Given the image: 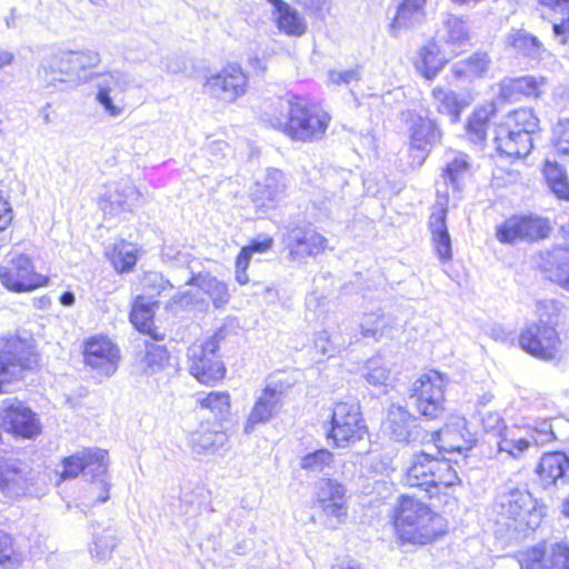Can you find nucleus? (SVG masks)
<instances>
[{
  "instance_id": "nucleus-1",
  "label": "nucleus",
  "mask_w": 569,
  "mask_h": 569,
  "mask_svg": "<svg viewBox=\"0 0 569 569\" xmlns=\"http://www.w3.org/2000/svg\"><path fill=\"white\" fill-rule=\"evenodd\" d=\"M393 528L402 543L428 545L447 531L443 518L427 503L401 495L392 511Z\"/></svg>"
},
{
  "instance_id": "nucleus-2",
  "label": "nucleus",
  "mask_w": 569,
  "mask_h": 569,
  "mask_svg": "<svg viewBox=\"0 0 569 569\" xmlns=\"http://www.w3.org/2000/svg\"><path fill=\"white\" fill-rule=\"evenodd\" d=\"M270 124L292 140L312 142L323 137L330 117L303 104L299 99L279 98L268 114Z\"/></svg>"
},
{
  "instance_id": "nucleus-3",
  "label": "nucleus",
  "mask_w": 569,
  "mask_h": 569,
  "mask_svg": "<svg viewBox=\"0 0 569 569\" xmlns=\"http://www.w3.org/2000/svg\"><path fill=\"white\" fill-rule=\"evenodd\" d=\"M401 482L432 498L459 485L460 478L449 460L420 450L411 456Z\"/></svg>"
},
{
  "instance_id": "nucleus-4",
  "label": "nucleus",
  "mask_w": 569,
  "mask_h": 569,
  "mask_svg": "<svg viewBox=\"0 0 569 569\" xmlns=\"http://www.w3.org/2000/svg\"><path fill=\"white\" fill-rule=\"evenodd\" d=\"M561 307V303L556 300L537 302L538 322L527 325L519 336V346L522 350L543 360L556 357L560 343L556 326L558 325Z\"/></svg>"
},
{
  "instance_id": "nucleus-5",
  "label": "nucleus",
  "mask_w": 569,
  "mask_h": 569,
  "mask_svg": "<svg viewBox=\"0 0 569 569\" xmlns=\"http://www.w3.org/2000/svg\"><path fill=\"white\" fill-rule=\"evenodd\" d=\"M539 119L532 109L522 108L508 116L506 124L496 130L493 139L496 150L508 158L527 157L533 148L532 136L538 131Z\"/></svg>"
},
{
  "instance_id": "nucleus-6",
  "label": "nucleus",
  "mask_w": 569,
  "mask_h": 569,
  "mask_svg": "<svg viewBox=\"0 0 569 569\" xmlns=\"http://www.w3.org/2000/svg\"><path fill=\"white\" fill-rule=\"evenodd\" d=\"M495 510L517 531L535 530L542 518L541 507L525 488L506 486L496 497Z\"/></svg>"
},
{
  "instance_id": "nucleus-7",
  "label": "nucleus",
  "mask_w": 569,
  "mask_h": 569,
  "mask_svg": "<svg viewBox=\"0 0 569 569\" xmlns=\"http://www.w3.org/2000/svg\"><path fill=\"white\" fill-rule=\"evenodd\" d=\"M81 472L91 475L89 493L93 503L109 500L110 482L108 480V451L89 448L64 458L62 478H76Z\"/></svg>"
},
{
  "instance_id": "nucleus-8",
  "label": "nucleus",
  "mask_w": 569,
  "mask_h": 569,
  "mask_svg": "<svg viewBox=\"0 0 569 569\" xmlns=\"http://www.w3.org/2000/svg\"><path fill=\"white\" fill-rule=\"evenodd\" d=\"M222 339L220 330L203 342L192 343L187 350L189 372L203 385L214 383L226 375V367L217 353Z\"/></svg>"
},
{
  "instance_id": "nucleus-9",
  "label": "nucleus",
  "mask_w": 569,
  "mask_h": 569,
  "mask_svg": "<svg viewBox=\"0 0 569 569\" xmlns=\"http://www.w3.org/2000/svg\"><path fill=\"white\" fill-rule=\"evenodd\" d=\"M445 379L435 370L421 375L410 390V399L418 412L428 418L436 419L445 411Z\"/></svg>"
},
{
  "instance_id": "nucleus-10",
  "label": "nucleus",
  "mask_w": 569,
  "mask_h": 569,
  "mask_svg": "<svg viewBox=\"0 0 569 569\" xmlns=\"http://www.w3.org/2000/svg\"><path fill=\"white\" fill-rule=\"evenodd\" d=\"M551 231L547 218L537 214L512 216L497 227L496 238L505 244L536 242L548 238Z\"/></svg>"
},
{
  "instance_id": "nucleus-11",
  "label": "nucleus",
  "mask_w": 569,
  "mask_h": 569,
  "mask_svg": "<svg viewBox=\"0 0 569 569\" xmlns=\"http://www.w3.org/2000/svg\"><path fill=\"white\" fill-rule=\"evenodd\" d=\"M367 435L360 407L356 401L338 402L331 416V429L328 435L337 447H349Z\"/></svg>"
},
{
  "instance_id": "nucleus-12",
  "label": "nucleus",
  "mask_w": 569,
  "mask_h": 569,
  "mask_svg": "<svg viewBox=\"0 0 569 569\" xmlns=\"http://www.w3.org/2000/svg\"><path fill=\"white\" fill-rule=\"evenodd\" d=\"M284 246L289 260L303 262L309 257L323 253L329 248V240L310 227L289 223L284 233Z\"/></svg>"
},
{
  "instance_id": "nucleus-13",
  "label": "nucleus",
  "mask_w": 569,
  "mask_h": 569,
  "mask_svg": "<svg viewBox=\"0 0 569 569\" xmlns=\"http://www.w3.org/2000/svg\"><path fill=\"white\" fill-rule=\"evenodd\" d=\"M37 473L20 459L0 455V492L11 499L32 493Z\"/></svg>"
},
{
  "instance_id": "nucleus-14",
  "label": "nucleus",
  "mask_w": 569,
  "mask_h": 569,
  "mask_svg": "<svg viewBox=\"0 0 569 569\" xmlns=\"http://www.w3.org/2000/svg\"><path fill=\"white\" fill-rule=\"evenodd\" d=\"M249 79L243 69L236 63H230L207 77L204 88L213 98L233 103L246 94Z\"/></svg>"
},
{
  "instance_id": "nucleus-15",
  "label": "nucleus",
  "mask_w": 569,
  "mask_h": 569,
  "mask_svg": "<svg viewBox=\"0 0 569 569\" xmlns=\"http://www.w3.org/2000/svg\"><path fill=\"white\" fill-rule=\"evenodd\" d=\"M0 281L10 291L28 292L46 286L49 279L34 271L28 256L18 254L0 266Z\"/></svg>"
},
{
  "instance_id": "nucleus-16",
  "label": "nucleus",
  "mask_w": 569,
  "mask_h": 569,
  "mask_svg": "<svg viewBox=\"0 0 569 569\" xmlns=\"http://www.w3.org/2000/svg\"><path fill=\"white\" fill-rule=\"evenodd\" d=\"M97 94L96 100L103 108L104 112L117 118L124 112V103L117 97L123 93L132 83L129 73L121 70H113L104 73L94 74Z\"/></svg>"
},
{
  "instance_id": "nucleus-17",
  "label": "nucleus",
  "mask_w": 569,
  "mask_h": 569,
  "mask_svg": "<svg viewBox=\"0 0 569 569\" xmlns=\"http://www.w3.org/2000/svg\"><path fill=\"white\" fill-rule=\"evenodd\" d=\"M287 179L282 171L268 168L250 190V199L257 210L266 212L277 207L284 198Z\"/></svg>"
},
{
  "instance_id": "nucleus-18",
  "label": "nucleus",
  "mask_w": 569,
  "mask_h": 569,
  "mask_svg": "<svg viewBox=\"0 0 569 569\" xmlns=\"http://www.w3.org/2000/svg\"><path fill=\"white\" fill-rule=\"evenodd\" d=\"M432 440L439 451L462 455L469 451L477 441L476 436L468 429L467 420L463 417H452L443 428L432 435Z\"/></svg>"
},
{
  "instance_id": "nucleus-19",
  "label": "nucleus",
  "mask_w": 569,
  "mask_h": 569,
  "mask_svg": "<svg viewBox=\"0 0 569 569\" xmlns=\"http://www.w3.org/2000/svg\"><path fill=\"white\" fill-rule=\"evenodd\" d=\"M448 193L437 191V200L429 218L431 241L438 258L447 262L452 258L451 238L447 227Z\"/></svg>"
},
{
  "instance_id": "nucleus-20",
  "label": "nucleus",
  "mask_w": 569,
  "mask_h": 569,
  "mask_svg": "<svg viewBox=\"0 0 569 569\" xmlns=\"http://www.w3.org/2000/svg\"><path fill=\"white\" fill-rule=\"evenodd\" d=\"M120 350L108 338L94 337L87 341L84 361L104 377H111L118 370Z\"/></svg>"
},
{
  "instance_id": "nucleus-21",
  "label": "nucleus",
  "mask_w": 569,
  "mask_h": 569,
  "mask_svg": "<svg viewBox=\"0 0 569 569\" xmlns=\"http://www.w3.org/2000/svg\"><path fill=\"white\" fill-rule=\"evenodd\" d=\"M3 423L8 431L22 438H33L40 433L36 415L18 399L3 401Z\"/></svg>"
},
{
  "instance_id": "nucleus-22",
  "label": "nucleus",
  "mask_w": 569,
  "mask_h": 569,
  "mask_svg": "<svg viewBox=\"0 0 569 569\" xmlns=\"http://www.w3.org/2000/svg\"><path fill=\"white\" fill-rule=\"evenodd\" d=\"M521 569H569V546L556 542L533 547L521 562Z\"/></svg>"
},
{
  "instance_id": "nucleus-23",
  "label": "nucleus",
  "mask_w": 569,
  "mask_h": 569,
  "mask_svg": "<svg viewBox=\"0 0 569 569\" xmlns=\"http://www.w3.org/2000/svg\"><path fill=\"white\" fill-rule=\"evenodd\" d=\"M38 73L46 88L63 89L74 87L67 50H59L44 57Z\"/></svg>"
},
{
  "instance_id": "nucleus-24",
  "label": "nucleus",
  "mask_w": 569,
  "mask_h": 569,
  "mask_svg": "<svg viewBox=\"0 0 569 569\" xmlns=\"http://www.w3.org/2000/svg\"><path fill=\"white\" fill-rule=\"evenodd\" d=\"M386 430L397 442L410 443L418 441L422 435L417 418L405 407L392 405L388 410Z\"/></svg>"
},
{
  "instance_id": "nucleus-25",
  "label": "nucleus",
  "mask_w": 569,
  "mask_h": 569,
  "mask_svg": "<svg viewBox=\"0 0 569 569\" xmlns=\"http://www.w3.org/2000/svg\"><path fill=\"white\" fill-rule=\"evenodd\" d=\"M540 259V269L545 277L569 292V247H553L541 252Z\"/></svg>"
},
{
  "instance_id": "nucleus-26",
  "label": "nucleus",
  "mask_w": 569,
  "mask_h": 569,
  "mask_svg": "<svg viewBox=\"0 0 569 569\" xmlns=\"http://www.w3.org/2000/svg\"><path fill=\"white\" fill-rule=\"evenodd\" d=\"M539 480L545 489L569 483V457L560 451L545 453L537 467Z\"/></svg>"
},
{
  "instance_id": "nucleus-27",
  "label": "nucleus",
  "mask_w": 569,
  "mask_h": 569,
  "mask_svg": "<svg viewBox=\"0 0 569 569\" xmlns=\"http://www.w3.org/2000/svg\"><path fill=\"white\" fill-rule=\"evenodd\" d=\"M281 395V391L270 385L261 391L248 416L244 433H252L257 425L266 423L273 417L280 406Z\"/></svg>"
},
{
  "instance_id": "nucleus-28",
  "label": "nucleus",
  "mask_w": 569,
  "mask_h": 569,
  "mask_svg": "<svg viewBox=\"0 0 569 569\" xmlns=\"http://www.w3.org/2000/svg\"><path fill=\"white\" fill-rule=\"evenodd\" d=\"M272 4V19L280 32L289 37H301L307 32V22L297 9L283 0H267Z\"/></svg>"
},
{
  "instance_id": "nucleus-29",
  "label": "nucleus",
  "mask_w": 569,
  "mask_h": 569,
  "mask_svg": "<svg viewBox=\"0 0 569 569\" xmlns=\"http://www.w3.org/2000/svg\"><path fill=\"white\" fill-rule=\"evenodd\" d=\"M546 83L543 77L525 76L506 78L499 83V97L505 101H518L521 97H539Z\"/></svg>"
},
{
  "instance_id": "nucleus-30",
  "label": "nucleus",
  "mask_w": 569,
  "mask_h": 569,
  "mask_svg": "<svg viewBox=\"0 0 569 569\" xmlns=\"http://www.w3.org/2000/svg\"><path fill=\"white\" fill-rule=\"evenodd\" d=\"M70 62L73 86H80L94 80L96 72L92 71L101 62L100 53L97 50H67Z\"/></svg>"
},
{
  "instance_id": "nucleus-31",
  "label": "nucleus",
  "mask_w": 569,
  "mask_h": 569,
  "mask_svg": "<svg viewBox=\"0 0 569 569\" xmlns=\"http://www.w3.org/2000/svg\"><path fill=\"white\" fill-rule=\"evenodd\" d=\"M361 335L367 338L379 340L383 336H392V332L402 328L399 319L392 313L381 310L363 315L361 322Z\"/></svg>"
},
{
  "instance_id": "nucleus-32",
  "label": "nucleus",
  "mask_w": 569,
  "mask_h": 569,
  "mask_svg": "<svg viewBox=\"0 0 569 569\" xmlns=\"http://www.w3.org/2000/svg\"><path fill=\"white\" fill-rule=\"evenodd\" d=\"M506 44L531 60H541L547 52L543 43L523 28H511L506 36Z\"/></svg>"
},
{
  "instance_id": "nucleus-33",
  "label": "nucleus",
  "mask_w": 569,
  "mask_h": 569,
  "mask_svg": "<svg viewBox=\"0 0 569 569\" xmlns=\"http://www.w3.org/2000/svg\"><path fill=\"white\" fill-rule=\"evenodd\" d=\"M441 137L442 133L433 120L420 116L412 119L410 127V147L412 149L426 152L428 148L439 143Z\"/></svg>"
},
{
  "instance_id": "nucleus-34",
  "label": "nucleus",
  "mask_w": 569,
  "mask_h": 569,
  "mask_svg": "<svg viewBox=\"0 0 569 569\" xmlns=\"http://www.w3.org/2000/svg\"><path fill=\"white\" fill-rule=\"evenodd\" d=\"M447 62L448 59L442 54L439 44L435 40H431L418 51L415 67L419 74L427 80H432Z\"/></svg>"
},
{
  "instance_id": "nucleus-35",
  "label": "nucleus",
  "mask_w": 569,
  "mask_h": 569,
  "mask_svg": "<svg viewBox=\"0 0 569 569\" xmlns=\"http://www.w3.org/2000/svg\"><path fill=\"white\" fill-rule=\"evenodd\" d=\"M318 501L322 510L329 516L340 518L347 513L343 487L336 481L328 479L320 482Z\"/></svg>"
},
{
  "instance_id": "nucleus-36",
  "label": "nucleus",
  "mask_w": 569,
  "mask_h": 569,
  "mask_svg": "<svg viewBox=\"0 0 569 569\" xmlns=\"http://www.w3.org/2000/svg\"><path fill=\"white\" fill-rule=\"evenodd\" d=\"M187 283L199 288L206 293L214 308H221L230 300L228 284L210 273L193 274Z\"/></svg>"
},
{
  "instance_id": "nucleus-37",
  "label": "nucleus",
  "mask_w": 569,
  "mask_h": 569,
  "mask_svg": "<svg viewBox=\"0 0 569 569\" xmlns=\"http://www.w3.org/2000/svg\"><path fill=\"white\" fill-rule=\"evenodd\" d=\"M425 4L426 0H399L391 29H408L421 23L426 17Z\"/></svg>"
},
{
  "instance_id": "nucleus-38",
  "label": "nucleus",
  "mask_w": 569,
  "mask_h": 569,
  "mask_svg": "<svg viewBox=\"0 0 569 569\" xmlns=\"http://www.w3.org/2000/svg\"><path fill=\"white\" fill-rule=\"evenodd\" d=\"M228 441L224 431L214 428L201 427L191 436L192 450L198 455H212Z\"/></svg>"
},
{
  "instance_id": "nucleus-39",
  "label": "nucleus",
  "mask_w": 569,
  "mask_h": 569,
  "mask_svg": "<svg viewBox=\"0 0 569 569\" xmlns=\"http://www.w3.org/2000/svg\"><path fill=\"white\" fill-rule=\"evenodd\" d=\"M470 171V162L468 156L462 152L453 154L452 159L447 162L442 179L447 187H451L453 192H461L462 183Z\"/></svg>"
},
{
  "instance_id": "nucleus-40",
  "label": "nucleus",
  "mask_w": 569,
  "mask_h": 569,
  "mask_svg": "<svg viewBox=\"0 0 569 569\" xmlns=\"http://www.w3.org/2000/svg\"><path fill=\"white\" fill-rule=\"evenodd\" d=\"M542 172L551 192L558 199L569 201V179L566 169L556 161L546 160Z\"/></svg>"
},
{
  "instance_id": "nucleus-41",
  "label": "nucleus",
  "mask_w": 569,
  "mask_h": 569,
  "mask_svg": "<svg viewBox=\"0 0 569 569\" xmlns=\"http://www.w3.org/2000/svg\"><path fill=\"white\" fill-rule=\"evenodd\" d=\"M490 58L486 52L478 51L460 60L452 66V73L455 78H480L489 69Z\"/></svg>"
},
{
  "instance_id": "nucleus-42",
  "label": "nucleus",
  "mask_w": 569,
  "mask_h": 569,
  "mask_svg": "<svg viewBox=\"0 0 569 569\" xmlns=\"http://www.w3.org/2000/svg\"><path fill=\"white\" fill-rule=\"evenodd\" d=\"M116 530L111 527L93 531L92 542L89 546L90 555L97 561H107L118 546Z\"/></svg>"
},
{
  "instance_id": "nucleus-43",
  "label": "nucleus",
  "mask_w": 569,
  "mask_h": 569,
  "mask_svg": "<svg viewBox=\"0 0 569 569\" xmlns=\"http://www.w3.org/2000/svg\"><path fill=\"white\" fill-rule=\"evenodd\" d=\"M432 103L437 111L441 114L448 116L451 122L459 121L460 113L465 107L463 102L459 100L455 91L445 90L438 87L432 90Z\"/></svg>"
},
{
  "instance_id": "nucleus-44",
  "label": "nucleus",
  "mask_w": 569,
  "mask_h": 569,
  "mask_svg": "<svg viewBox=\"0 0 569 569\" xmlns=\"http://www.w3.org/2000/svg\"><path fill=\"white\" fill-rule=\"evenodd\" d=\"M113 268L120 272L131 271L137 263V249L132 243L120 241L106 252Z\"/></svg>"
},
{
  "instance_id": "nucleus-45",
  "label": "nucleus",
  "mask_w": 569,
  "mask_h": 569,
  "mask_svg": "<svg viewBox=\"0 0 569 569\" xmlns=\"http://www.w3.org/2000/svg\"><path fill=\"white\" fill-rule=\"evenodd\" d=\"M154 303L144 296H138L130 311L131 323L141 332H150L153 326Z\"/></svg>"
},
{
  "instance_id": "nucleus-46",
  "label": "nucleus",
  "mask_w": 569,
  "mask_h": 569,
  "mask_svg": "<svg viewBox=\"0 0 569 569\" xmlns=\"http://www.w3.org/2000/svg\"><path fill=\"white\" fill-rule=\"evenodd\" d=\"M532 445L530 435L522 437L512 430H507L503 435H500L498 441L499 451L507 452L516 459L520 458Z\"/></svg>"
},
{
  "instance_id": "nucleus-47",
  "label": "nucleus",
  "mask_w": 569,
  "mask_h": 569,
  "mask_svg": "<svg viewBox=\"0 0 569 569\" xmlns=\"http://www.w3.org/2000/svg\"><path fill=\"white\" fill-rule=\"evenodd\" d=\"M443 31L442 38L449 46L461 47L469 40L466 21L459 17L449 14L443 22Z\"/></svg>"
},
{
  "instance_id": "nucleus-48",
  "label": "nucleus",
  "mask_w": 569,
  "mask_h": 569,
  "mask_svg": "<svg viewBox=\"0 0 569 569\" xmlns=\"http://www.w3.org/2000/svg\"><path fill=\"white\" fill-rule=\"evenodd\" d=\"M170 359V355L166 347L151 343L147 346L146 355L141 362L144 368V372L152 375L159 372L166 368Z\"/></svg>"
},
{
  "instance_id": "nucleus-49",
  "label": "nucleus",
  "mask_w": 569,
  "mask_h": 569,
  "mask_svg": "<svg viewBox=\"0 0 569 569\" xmlns=\"http://www.w3.org/2000/svg\"><path fill=\"white\" fill-rule=\"evenodd\" d=\"M141 193L130 182H126L116 189L113 196H110L111 203H116L123 211H132L139 203Z\"/></svg>"
},
{
  "instance_id": "nucleus-50",
  "label": "nucleus",
  "mask_w": 569,
  "mask_h": 569,
  "mask_svg": "<svg viewBox=\"0 0 569 569\" xmlns=\"http://www.w3.org/2000/svg\"><path fill=\"white\" fill-rule=\"evenodd\" d=\"M197 402L216 416H223L230 409V396L226 391H211L203 397H198Z\"/></svg>"
},
{
  "instance_id": "nucleus-51",
  "label": "nucleus",
  "mask_w": 569,
  "mask_h": 569,
  "mask_svg": "<svg viewBox=\"0 0 569 569\" xmlns=\"http://www.w3.org/2000/svg\"><path fill=\"white\" fill-rule=\"evenodd\" d=\"M363 378L373 387H387L390 381V370L380 358H371L366 365Z\"/></svg>"
},
{
  "instance_id": "nucleus-52",
  "label": "nucleus",
  "mask_w": 569,
  "mask_h": 569,
  "mask_svg": "<svg viewBox=\"0 0 569 569\" xmlns=\"http://www.w3.org/2000/svg\"><path fill=\"white\" fill-rule=\"evenodd\" d=\"M332 462V453L327 449L316 450L306 455L300 462L302 469L311 472H321Z\"/></svg>"
},
{
  "instance_id": "nucleus-53",
  "label": "nucleus",
  "mask_w": 569,
  "mask_h": 569,
  "mask_svg": "<svg viewBox=\"0 0 569 569\" xmlns=\"http://www.w3.org/2000/svg\"><path fill=\"white\" fill-rule=\"evenodd\" d=\"M553 144L558 152L569 153V118L560 119L552 130Z\"/></svg>"
},
{
  "instance_id": "nucleus-54",
  "label": "nucleus",
  "mask_w": 569,
  "mask_h": 569,
  "mask_svg": "<svg viewBox=\"0 0 569 569\" xmlns=\"http://www.w3.org/2000/svg\"><path fill=\"white\" fill-rule=\"evenodd\" d=\"M487 114L485 111H477L470 118L467 130L473 141H482L487 136Z\"/></svg>"
},
{
  "instance_id": "nucleus-55",
  "label": "nucleus",
  "mask_w": 569,
  "mask_h": 569,
  "mask_svg": "<svg viewBox=\"0 0 569 569\" xmlns=\"http://www.w3.org/2000/svg\"><path fill=\"white\" fill-rule=\"evenodd\" d=\"M18 562L19 559L11 536L0 530V565H16Z\"/></svg>"
},
{
  "instance_id": "nucleus-56",
  "label": "nucleus",
  "mask_w": 569,
  "mask_h": 569,
  "mask_svg": "<svg viewBox=\"0 0 569 569\" xmlns=\"http://www.w3.org/2000/svg\"><path fill=\"white\" fill-rule=\"evenodd\" d=\"M328 78L333 84H350L360 80V70L358 67L348 70H330Z\"/></svg>"
},
{
  "instance_id": "nucleus-57",
  "label": "nucleus",
  "mask_w": 569,
  "mask_h": 569,
  "mask_svg": "<svg viewBox=\"0 0 569 569\" xmlns=\"http://www.w3.org/2000/svg\"><path fill=\"white\" fill-rule=\"evenodd\" d=\"M528 435L535 446H543L556 438L549 421L541 422L539 428H535Z\"/></svg>"
},
{
  "instance_id": "nucleus-58",
  "label": "nucleus",
  "mask_w": 569,
  "mask_h": 569,
  "mask_svg": "<svg viewBox=\"0 0 569 569\" xmlns=\"http://www.w3.org/2000/svg\"><path fill=\"white\" fill-rule=\"evenodd\" d=\"M313 346L316 351L321 356L331 357L332 352L335 351V347L326 330L320 331L315 336Z\"/></svg>"
},
{
  "instance_id": "nucleus-59",
  "label": "nucleus",
  "mask_w": 569,
  "mask_h": 569,
  "mask_svg": "<svg viewBox=\"0 0 569 569\" xmlns=\"http://www.w3.org/2000/svg\"><path fill=\"white\" fill-rule=\"evenodd\" d=\"M273 239L271 237L262 236L251 240L248 246L243 247V249L247 250V252L252 256L253 253H263L268 251L269 249H271Z\"/></svg>"
},
{
  "instance_id": "nucleus-60",
  "label": "nucleus",
  "mask_w": 569,
  "mask_h": 569,
  "mask_svg": "<svg viewBox=\"0 0 569 569\" xmlns=\"http://www.w3.org/2000/svg\"><path fill=\"white\" fill-rule=\"evenodd\" d=\"M482 426L486 431L500 433L503 428V419L497 412H487L482 417Z\"/></svg>"
},
{
  "instance_id": "nucleus-61",
  "label": "nucleus",
  "mask_w": 569,
  "mask_h": 569,
  "mask_svg": "<svg viewBox=\"0 0 569 569\" xmlns=\"http://www.w3.org/2000/svg\"><path fill=\"white\" fill-rule=\"evenodd\" d=\"M13 211L9 203V201L3 197L0 191V230L7 229V227L12 222Z\"/></svg>"
},
{
  "instance_id": "nucleus-62",
  "label": "nucleus",
  "mask_w": 569,
  "mask_h": 569,
  "mask_svg": "<svg viewBox=\"0 0 569 569\" xmlns=\"http://www.w3.org/2000/svg\"><path fill=\"white\" fill-rule=\"evenodd\" d=\"M251 254L247 252L243 248L240 250L237 260H236V269L237 270H247L251 260Z\"/></svg>"
},
{
  "instance_id": "nucleus-63",
  "label": "nucleus",
  "mask_w": 569,
  "mask_h": 569,
  "mask_svg": "<svg viewBox=\"0 0 569 569\" xmlns=\"http://www.w3.org/2000/svg\"><path fill=\"white\" fill-rule=\"evenodd\" d=\"M16 56L12 51L0 48V70L11 66L14 62Z\"/></svg>"
},
{
  "instance_id": "nucleus-64",
  "label": "nucleus",
  "mask_w": 569,
  "mask_h": 569,
  "mask_svg": "<svg viewBox=\"0 0 569 569\" xmlns=\"http://www.w3.org/2000/svg\"><path fill=\"white\" fill-rule=\"evenodd\" d=\"M162 282H163V279L160 274L158 273H148L146 274V277L143 278V284L144 287H149V286H156L158 284L159 288H162Z\"/></svg>"
}]
</instances>
